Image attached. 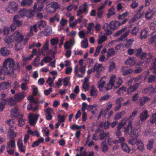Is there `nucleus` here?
Instances as JSON below:
<instances>
[{
  "mask_svg": "<svg viewBox=\"0 0 156 156\" xmlns=\"http://www.w3.org/2000/svg\"><path fill=\"white\" fill-rule=\"evenodd\" d=\"M52 60V58L49 56L45 57L41 60L42 62H44L45 63H47L50 62Z\"/></svg>",
  "mask_w": 156,
  "mask_h": 156,
  "instance_id": "40",
  "label": "nucleus"
},
{
  "mask_svg": "<svg viewBox=\"0 0 156 156\" xmlns=\"http://www.w3.org/2000/svg\"><path fill=\"white\" fill-rule=\"evenodd\" d=\"M156 81V76L154 75H150L147 79L148 83L155 82Z\"/></svg>",
  "mask_w": 156,
  "mask_h": 156,
  "instance_id": "31",
  "label": "nucleus"
},
{
  "mask_svg": "<svg viewBox=\"0 0 156 156\" xmlns=\"http://www.w3.org/2000/svg\"><path fill=\"white\" fill-rule=\"evenodd\" d=\"M155 12L152 10H148L145 14V17L146 19L150 20L152 18L154 15Z\"/></svg>",
  "mask_w": 156,
  "mask_h": 156,
  "instance_id": "17",
  "label": "nucleus"
},
{
  "mask_svg": "<svg viewBox=\"0 0 156 156\" xmlns=\"http://www.w3.org/2000/svg\"><path fill=\"white\" fill-rule=\"evenodd\" d=\"M102 28L105 31L106 35H110L112 33V31L110 30V24L109 23H105L103 26Z\"/></svg>",
  "mask_w": 156,
  "mask_h": 156,
  "instance_id": "16",
  "label": "nucleus"
},
{
  "mask_svg": "<svg viewBox=\"0 0 156 156\" xmlns=\"http://www.w3.org/2000/svg\"><path fill=\"white\" fill-rule=\"evenodd\" d=\"M81 126H79L76 124H74L71 127V129L73 130L75 129H81Z\"/></svg>",
  "mask_w": 156,
  "mask_h": 156,
  "instance_id": "51",
  "label": "nucleus"
},
{
  "mask_svg": "<svg viewBox=\"0 0 156 156\" xmlns=\"http://www.w3.org/2000/svg\"><path fill=\"white\" fill-rule=\"evenodd\" d=\"M139 30L138 28L136 27H134L131 31V34L133 35L136 36L137 35Z\"/></svg>",
  "mask_w": 156,
  "mask_h": 156,
  "instance_id": "44",
  "label": "nucleus"
},
{
  "mask_svg": "<svg viewBox=\"0 0 156 156\" xmlns=\"http://www.w3.org/2000/svg\"><path fill=\"white\" fill-rule=\"evenodd\" d=\"M18 9V5L16 3L14 2H10L6 8V10L8 12L12 13L16 12Z\"/></svg>",
  "mask_w": 156,
  "mask_h": 156,
  "instance_id": "6",
  "label": "nucleus"
},
{
  "mask_svg": "<svg viewBox=\"0 0 156 156\" xmlns=\"http://www.w3.org/2000/svg\"><path fill=\"white\" fill-rule=\"evenodd\" d=\"M25 120L24 119L22 118H20L18 121V126H22L25 123Z\"/></svg>",
  "mask_w": 156,
  "mask_h": 156,
  "instance_id": "50",
  "label": "nucleus"
},
{
  "mask_svg": "<svg viewBox=\"0 0 156 156\" xmlns=\"http://www.w3.org/2000/svg\"><path fill=\"white\" fill-rule=\"evenodd\" d=\"M134 41L133 38H131L129 39H126V43L125 44V47L126 48H129L131 47Z\"/></svg>",
  "mask_w": 156,
  "mask_h": 156,
  "instance_id": "24",
  "label": "nucleus"
},
{
  "mask_svg": "<svg viewBox=\"0 0 156 156\" xmlns=\"http://www.w3.org/2000/svg\"><path fill=\"white\" fill-rule=\"evenodd\" d=\"M151 117L150 119V121L151 124L153 125L154 123L156 126V112L151 114Z\"/></svg>",
  "mask_w": 156,
  "mask_h": 156,
  "instance_id": "29",
  "label": "nucleus"
},
{
  "mask_svg": "<svg viewBox=\"0 0 156 156\" xmlns=\"http://www.w3.org/2000/svg\"><path fill=\"white\" fill-rule=\"evenodd\" d=\"M7 151L10 155H13L14 154V150H12V148H9L10 147H7Z\"/></svg>",
  "mask_w": 156,
  "mask_h": 156,
  "instance_id": "58",
  "label": "nucleus"
},
{
  "mask_svg": "<svg viewBox=\"0 0 156 156\" xmlns=\"http://www.w3.org/2000/svg\"><path fill=\"white\" fill-rule=\"evenodd\" d=\"M0 53L2 56H7L9 54L10 51L6 48L3 47L0 50Z\"/></svg>",
  "mask_w": 156,
  "mask_h": 156,
  "instance_id": "22",
  "label": "nucleus"
},
{
  "mask_svg": "<svg viewBox=\"0 0 156 156\" xmlns=\"http://www.w3.org/2000/svg\"><path fill=\"white\" fill-rule=\"evenodd\" d=\"M19 16L15 15L13 18V21L14 23L17 27L20 26L22 24V20L19 19Z\"/></svg>",
  "mask_w": 156,
  "mask_h": 156,
  "instance_id": "21",
  "label": "nucleus"
},
{
  "mask_svg": "<svg viewBox=\"0 0 156 156\" xmlns=\"http://www.w3.org/2000/svg\"><path fill=\"white\" fill-rule=\"evenodd\" d=\"M49 5L51 8H52L53 10H48L49 9H48V12L49 13H52L54 12L55 10L59 8V6L58 3L53 2L48 5Z\"/></svg>",
  "mask_w": 156,
  "mask_h": 156,
  "instance_id": "12",
  "label": "nucleus"
},
{
  "mask_svg": "<svg viewBox=\"0 0 156 156\" xmlns=\"http://www.w3.org/2000/svg\"><path fill=\"white\" fill-rule=\"evenodd\" d=\"M125 124L126 122H121L119 123L117 126V129L120 130L122 127L125 125Z\"/></svg>",
  "mask_w": 156,
  "mask_h": 156,
  "instance_id": "48",
  "label": "nucleus"
},
{
  "mask_svg": "<svg viewBox=\"0 0 156 156\" xmlns=\"http://www.w3.org/2000/svg\"><path fill=\"white\" fill-rule=\"evenodd\" d=\"M115 63L112 61L111 62L109 66V71L111 72L113 70V69H115Z\"/></svg>",
  "mask_w": 156,
  "mask_h": 156,
  "instance_id": "46",
  "label": "nucleus"
},
{
  "mask_svg": "<svg viewBox=\"0 0 156 156\" xmlns=\"http://www.w3.org/2000/svg\"><path fill=\"white\" fill-rule=\"evenodd\" d=\"M115 9L113 7L110 8L108 10V13L107 14V17L108 18H110L112 15L115 14Z\"/></svg>",
  "mask_w": 156,
  "mask_h": 156,
  "instance_id": "32",
  "label": "nucleus"
},
{
  "mask_svg": "<svg viewBox=\"0 0 156 156\" xmlns=\"http://www.w3.org/2000/svg\"><path fill=\"white\" fill-rule=\"evenodd\" d=\"M115 54V51L113 48H111L108 50L107 52V56L108 58L111 57L112 56H114Z\"/></svg>",
  "mask_w": 156,
  "mask_h": 156,
  "instance_id": "38",
  "label": "nucleus"
},
{
  "mask_svg": "<svg viewBox=\"0 0 156 156\" xmlns=\"http://www.w3.org/2000/svg\"><path fill=\"white\" fill-rule=\"evenodd\" d=\"M34 0H23L21 3V6L29 7L31 5Z\"/></svg>",
  "mask_w": 156,
  "mask_h": 156,
  "instance_id": "19",
  "label": "nucleus"
},
{
  "mask_svg": "<svg viewBox=\"0 0 156 156\" xmlns=\"http://www.w3.org/2000/svg\"><path fill=\"white\" fill-rule=\"evenodd\" d=\"M123 82L122 79L121 77H119L118 78V81L116 83V85L114 86V88L116 89L120 87L122 84Z\"/></svg>",
  "mask_w": 156,
  "mask_h": 156,
  "instance_id": "37",
  "label": "nucleus"
},
{
  "mask_svg": "<svg viewBox=\"0 0 156 156\" xmlns=\"http://www.w3.org/2000/svg\"><path fill=\"white\" fill-rule=\"evenodd\" d=\"M127 27H124L121 30L117 31L114 34V36H118L120 34L124 33L123 34H121L119 39V41H122L123 39L126 38L127 37L130 31L129 30H127Z\"/></svg>",
  "mask_w": 156,
  "mask_h": 156,
  "instance_id": "4",
  "label": "nucleus"
},
{
  "mask_svg": "<svg viewBox=\"0 0 156 156\" xmlns=\"http://www.w3.org/2000/svg\"><path fill=\"white\" fill-rule=\"evenodd\" d=\"M148 32L145 29L141 30L140 33V37L141 39H145L147 37V34Z\"/></svg>",
  "mask_w": 156,
  "mask_h": 156,
  "instance_id": "27",
  "label": "nucleus"
},
{
  "mask_svg": "<svg viewBox=\"0 0 156 156\" xmlns=\"http://www.w3.org/2000/svg\"><path fill=\"white\" fill-rule=\"evenodd\" d=\"M88 46V42L87 40L86 39L82 41L81 42V46L84 48H87Z\"/></svg>",
  "mask_w": 156,
  "mask_h": 156,
  "instance_id": "39",
  "label": "nucleus"
},
{
  "mask_svg": "<svg viewBox=\"0 0 156 156\" xmlns=\"http://www.w3.org/2000/svg\"><path fill=\"white\" fill-rule=\"evenodd\" d=\"M25 93L24 92L16 94L14 97V99L15 101L19 102L23 99L25 97Z\"/></svg>",
  "mask_w": 156,
  "mask_h": 156,
  "instance_id": "13",
  "label": "nucleus"
},
{
  "mask_svg": "<svg viewBox=\"0 0 156 156\" xmlns=\"http://www.w3.org/2000/svg\"><path fill=\"white\" fill-rule=\"evenodd\" d=\"M11 115L14 117H17L19 115V112L18 111V109L16 107L12 108L11 110Z\"/></svg>",
  "mask_w": 156,
  "mask_h": 156,
  "instance_id": "23",
  "label": "nucleus"
},
{
  "mask_svg": "<svg viewBox=\"0 0 156 156\" xmlns=\"http://www.w3.org/2000/svg\"><path fill=\"white\" fill-rule=\"evenodd\" d=\"M72 68L71 67H67L65 73L66 74H70L72 72Z\"/></svg>",
  "mask_w": 156,
  "mask_h": 156,
  "instance_id": "63",
  "label": "nucleus"
},
{
  "mask_svg": "<svg viewBox=\"0 0 156 156\" xmlns=\"http://www.w3.org/2000/svg\"><path fill=\"white\" fill-rule=\"evenodd\" d=\"M45 2H43L41 1H38L34 3L33 7V9L34 11H41L44 8Z\"/></svg>",
  "mask_w": 156,
  "mask_h": 156,
  "instance_id": "8",
  "label": "nucleus"
},
{
  "mask_svg": "<svg viewBox=\"0 0 156 156\" xmlns=\"http://www.w3.org/2000/svg\"><path fill=\"white\" fill-rule=\"evenodd\" d=\"M116 76L114 74L111 75L109 81V83L107 84L106 86L105 87V90L106 91H108L111 90L114 86Z\"/></svg>",
  "mask_w": 156,
  "mask_h": 156,
  "instance_id": "7",
  "label": "nucleus"
},
{
  "mask_svg": "<svg viewBox=\"0 0 156 156\" xmlns=\"http://www.w3.org/2000/svg\"><path fill=\"white\" fill-rule=\"evenodd\" d=\"M78 66H75L74 68V73L75 75L77 76L79 78H81L83 77V76L82 75L80 74H78Z\"/></svg>",
  "mask_w": 156,
  "mask_h": 156,
  "instance_id": "52",
  "label": "nucleus"
},
{
  "mask_svg": "<svg viewBox=\"0 0 156 156\" xmlns=\"http://www.w3.org/2000/svg\"><path fill=\"white\" fill-rule=\"evenodd\" d=\"M107 39V37L105 35H101L100 37L98 39V44H102L103 42L106 41Z\"/></svg>",
  "mask_w": 156,
  "mask_h": 156,
  "instance_id": "36",
  "label": "nucleus"
},
{
  "mask_svg": "<svg viewBox=\"0 0 156 156\" xmlns=\"http://www.w3.org/2000/svg\"><path fill=\"white\" fill-rule=\"evenodd\" d=\"M8 135L9 136L10 139H13L15 138L17 134L15 133L13 129H10L8 132Z\"/></svg>",
  "mask_w": 156,
  "mask_h": 156,
  "instance_id": "28",
  "label": "nucleus"
},
{
  "mask_svg": "<svg viewBox=\"0 0 156 156\" xmlns=\"http://www.w3.org/2000/svg\"><path fill=\"white\" fill-rule=\"evenodd\" d=\"M65 116L64 115L61 116L59 114H58L57 118L58 119V122L60 123H62L65 121Z\"/></svg>",
  "mask_w": 156,
  "mask_h": 156,
  "instance_id": "41",
  "label": "nucleus"
},
{
  "mask_svg": "<svg viewBox=\"0 0 156 156\" xmlns=\"http://www.w3.org/2000/svg\"><path fill=\"white\" fill-rule=\"evenodd\" d=\"M34 13L35 12L33 10L23 9L19 10L18 15L21 17L26 16L28 19H31L33 18Z\"/></svg>",
  "mask_w": 156,
  "mask_h": 156,
  "instance_id": "5",
  "label": "nucleus"
},
{
  "mask_svg": "<svg viewBox=\"0 0 156 156\" xmlns=\"http://www.w3.org/2000/svg\"><path fill=\"white\" fill-rule=\"evenodd\" d=\"M126 130L128 133L130 135L132 140H129V143L131 145L133 146L136 144L137 146H144L143 142L140 140L137 141L136 140L137 137L139 136V133L136 130L133 129V131L132 127L131 122H129L128 124Z\"/></svg>",
  "mask_w": 156,
  "mask_h": 156,
  "instance_id": "2",
  "label": "nucleus"
},
{
  "mask_svg": "<svg viewBox=\"0 0 156 156\" xmlns=\"http://www.w3.org/2000/svg\"><path fill=\"white\" fill-rule=\"evenodd\" d=\"M110 29L115 30L117 29L120 26V23L118 21H112L109 23Z\"/></svg>",
  "mask_w": 156,
  "mask_h": 156,
  "instance_id": "15",
  "label": "nucleus"
},
{
  "mask_svg": "<svg viewBox=\"0 0 156 156\" xmlns=\"http://www.w3.org/2000/svg\"><path fill=\"white\" fill-rule=\"evenodd\" d=\"M7 146H16L15 140L14 139L10 140L7 143Z\"/></svg>",
  "mask_w": 156,
  "mask_h": 156,
  "instance_id": "47",
  "label": "nucleus"
},
{
  "mask_svg": "<svg viewBox=\"0 0 156 156\" xmlns=\"http://www.w3.org/2000/svg\"><path fill=\"white\" fill-rule=\"evenodd\" d=\"M138 4V3L137 2L134 1L131 4L130 6L132 8L134 9L137 7Z\"/></svg>",
  "mask_w": 156,
  "mask_h": 156,
  "instance_id": "61",
  "label": "nucleus"
},
{
  "mask_svg": "<svg viewBox=\"0 0 156 156\" xmlns=\"http://www.w3.org/2000/svg\"><path fill=\"white\" fill-rule=\"evenodd\" d=\"M9 32V28L7 27H4L3 29V34L5 35H7Z\"/></svg>",
  "mask_w": 156,
  "mask_h": 156,
  "instance_id": "57",
  "label": "nucleus"
},
{
  "mask_svg": "<svg viewBox=\"0 0 156 156\" xmlns=\"http://www.w3.org/2000/svg\"><path fill=\"white\" fill-rule=\"evenodd\" d=\"M110 97V96L108 94H106L104 96H101L100 99V101H105L108 100Z\"/></svg>",
  "mask_w": 156,
  "mask_h": 156,
  "instance_id": "53",
  "label": "nucleus"
},
{
  "mask_svg": "<svg viewBox=\"0 0 156 156\" xmlns=\"http://www.w3.org/2000/svg\"><path fill=\"white\" fill-rule=\"evenodd\" d=\"M5 101H2L0 102V111L2 112L5 107Z\"/></svg>",
  "mask_w": 156,
  "mask_h": 156,
  "instance_id": "55",
  "label": "nucleus"
},
{
  "mask_svg": "<svg viewBox=\"0 0 156 156\" xmlns=\"http://www.w3.org/2000/svg\"><path fill=\"white\" fill-rule=\"evenodd\" d=\"M27 84V83H22L21 84L20 87L21 89L23 90H25L28 88L26 86Z\"/></svg>",
  "mask_w": 156,
  "mask_h": 156,
  "instance_id": "56",
  "label": "nucleus"
},
{
  "mask_svg": "<svg viewBox=\"0 0 156 156\" xmlns=\"http://www.w3.org/2000/svg\"><path fill=\"white\" fill-rule=\"evenodd\" d=\"M67 20H65L63 18L62 19L60 22V25L62 26H64L67 24Z\"/></svg>",
  "mask_w": 156,
  "mask_h": 156,
  "instance_id": "64",
  "label": "nucleus"
},
{
  "mask_svg": "<svg viewBox=\"0 0 156 156\" xmlns=\"http://www.w3.org/2000/svg\"><path fill=\"white\" fill-rule=\"evenodd\" d=\"M97 91L95 89L94 86H92L91 89L90 91V95L91 96H93L94 98L97 96Z\"/></svg>",
  "mask_w": 156,
  "mask_h": 156,
  "instance_id": "35",
  "label": "nucleus"
},
{
  "mask_svg": "<svg viewBox=\"0 0 156 156\" xmlns=\"http://www.w3.org/2000/svg\"><path fill=\"white\" fill-rule=\"evenodd\" d=\"M135 54L136 57H139L142 60H144L146 58V61L147 62H149L152 57V56L149 53L143 51L142 48L137 49L135 51Z\"/></svg>",
  "mask_w": 156,
  "mask_h": 156,
  "instance_id": "3",
  "label": "nucleus"
},
{
  "mask_svg": "<svg viewBox=\"0 0 156 156\" xmlns=\"http://www.w3.org/2000/svg\"><path fill=\"white\" fill-rule=\"evenodd\" d=\"M149 116V115L147 110H145L140 113L139 118L142 122H144L146 120Z\"/></svg>",
  "mask_w": 156,
  "mask_h": 156,
  "instance_id": "14",
  "label": "nucleus"
},
{
  "mask_svg": "<svg viewBox=\"0 0 156 156\" xmlns=\"http://www.w3.org/2000/svg\"><path fill=\"white\" fill-rule=\"evenodd\" d=\"M109 137V133L108 132L104 133L103 131H101L100 134V139L101 140L105 139L106 138Z\"/></svg>",
  "mask_w": 156,
  "mask_h": 156,
  "instance_id": "26",
  "label": "nucleus"
},
{
  "mask_svg": "<svg viewBox=\"0 0 156 156\" xmlns=\"http://www.w3.org/2000/svg\"><path fill=\"white\" fill-rule=\"evenodd\" d=\"M69 78L68 77H66L64 78L63 81V86L66 87L69 85Z\"/></svg>",
  "mask_w": 156,
  "mask_h": 156,
  "instance_id": "49",
  "label": "nucleus"
},
{
  "mask_svg": "<svg viewBox=\"0 0 156 156\" xmlns=\"http://www.w3.org/2000/svg\"><path fill=\"white\" fill-rule=\"evenodd\" d=\"M125 140L123 137L119 138L118 140L119 143L121 144V146H128L126 144L124 143Z\"/></svg>",
  "mask_w": 156,
  "mask_h": 156,
  "instance_id": "42",
  "label": "nucleus"
},
{
  "mask_svg": "<svg viewBox=\"0 0 156 156\" xmlns=\"http://www.w3.org/2000/svg\"><path fill=\"white\" fill-rule=\"evenodd\" d=\"M38 25L40 27L44 28L46 25V24L45 21L43 20H41L38 23Z\"/></svg>",
  "mask_w": 156,
  "mask_h": 156,
  "instance_id": "54",
  "label": "nucleus"
},
{
  "mask_svg": "<svg viewBox=\"0 0 156 156\" xmlns=\"http://www.w3.org/2000/svg\"><path fill=\"white\" fill-rule=\"evenodd\" d=\"M58 38H53L50 40V43L52 45H55L58 43Z\"/></svg>",
  "mask_w": 156,
  "mask_h": 156,
  "instance_id": "43",
  "label": "nucleus"
},
{
  "mask_svg": "<svg viewBox=\"0 0 156 156\" xmlns=\"http://www.w3.org/2000/svg\"><path fill=\"white\" fill-rule=\"evenodd\" d=\"M149 100L150 98L147 97L143 96L141 97L140 100V106H143Z\"/></svg>",
  "mask_w": 156,
  "mask_h": 156,
  "instance_id": "25",
  "label": "nucleus"
},
{
  "mask_svg": "<svg viewBox=\"0 0 156 156\" xmlns=\"http://www.w3.org/2000/svg\"><path fill=\"white\" fill-rule=\"evenodd\" d=\"M20 32L19 31L16 30L11 35V37L13 38L17 37V41L19 42H22L24 38V36L22 34L19 35Z\"/></svg>",
  "mask_w": 156,
  "mask_h": 156,
  "instance_id": "10",
  "label": "nucleus"
},
{
  "mask_svg": "<svg viewBox=\"0 0 156 156\" xmlns=\"http://www.w3.org/2000/svg\"><path fill=\"white\" fill-rule=\"evenodd\" d=\"M123 101V98H120L118 99L116 101V104L118 105L121 106V102Z\"/></svg>",
  "mask_w": 156,
  "mask_h": 156,
  "instance_id": "62",
  "label": "nucleus"
},
{
  "mask_svg": "<svg viewBox=\"0 0 156 156\" xmlns=\"http://www.w3.org/2000/svg\"><path fill=\"white\" fill-rule=\"evenodd\" d=\"M20 67L19 63H16L13 59L6 58L4 62L3 67L0 68V79L4 80L6 75L14 73V71Z\"/></svg>",
  "mask_w": 156,
  "mask_h": 156,
  "instance_id": "1",
  "label": "nucleus"
},
{
  "mask_svg": "<svg viewBox=\"0 0 156 156\" xmlns=\"http://www.w3.org/2000/svg\"><path fill=\"white\" fill-rule=\"evenodd\" d=\"M140 86L139 84L138 83H135L133 85L129 86L127 89V94H130L131 93L135 91Z\"/></svg>",
  "mask_w": 156,
  "mask_h": 156,
  "instance_id": "9",
  "label": "nucleus"
},
{
  "mask_svg": "<svg viewBox=\"0 0 156 156\" xmlns=\"http://www.w3.org/2000/svg\"><path fill=\"white\" fill-rule=\"evenodd\" d=\"M52 91V89L50 88L48 89L45 90L44 91V93L46 95H48L50 94V93Z\"/></svg>",
  "mask_w": 156,
  "mask_h": 156,
  "instance_id": "60",
  "label": "nucleus"
},
{
  "mask_svg": "<svg viewBox=\"0 0 156 156\" xmlns=\"http://www.w3.org/2000/svg\"><path fill=\"white\" fill-rule=\"evenodd\" d=\"M10 86V83L8 82H2L0 83V91L9 88Z\"/></svg>",
  "mask_w": 156,
  "mask_h": 156,
  "instance_id": "18",
  "label": "nucleus"
},
{
  "mask_svg": "<svg viewBox=\"0 0 156 156\" xmlns=\"http://www.w3.org/2000/svg\"><path fill=\"white\" fill-rule=\"evenodd\" d=\"M52 111V109L51 108L46 109V117L47 120H50L52 118V116L51 115V112Z\"/></svg>",
  "mask_w": 156,
  "mask_h": 156,
  "instance_id": "20",
  "label": "nucleus"
},
{
  "mask_svg": "<svg viewBox=\"0 0 156 156\" xmlns=\"http://www.w3.org/2000/svg\"><path fill=\"white\" fill-rule=\"evenodd\" d=\"M126 87L124 86H122L119 88L116 91V93L118 96H120L121 93L123 94L126 91Z\"/></svg>",
  "mask_w": 156,
  "mask_h": 156,
  "instance_id": "30",
  "label": "nucleus"
},
{
  "mask_svg": "<svg viewBox=\"0 0 156 156\" xmlns=\"http://www.w3.org/2000/svg\"><path fill=\"white\" fill-rule=\"evenodd\" d=\"M125 63L126 65H129L130 66L134 65L135 64V62L133 60V58H129L126 61Z\"/></svg>",
  "mask_w": 156,
  "mask_h": 156,
  "instance_id": "33",
  "label": "nucleus"
},
{
  "mask_svg": "<svg viewBox=\"0 0 156 156\" xmlns=\"http://www.w3.org/2000/svg\"><path fill=\"white\" fill-rule=\"evenodd\" d=\"M5 100V101L8 102V105L11 106H13L14 104V100H13V98L12 97L9 98H6Z\"/></svg>",
  "mask_w": 156,
  "mask_h": 156,
  "instance_id": "34",
  "label": "nucleus"
},
{
  "mask_svg": "<svg viewBox=\"0 0 156 156\" xmlns=\"http://www.w3.org/2000/svg\"><path fill=\"white\" fill-rule=\"evenodd\" d=\"M133 72V70L127 66H125L122 67L121 69V72L122 75L125 76L127 75L130 74Z\"/></svg>",
  "mask_w": 156,
  "mask_h": 156,
  "instance_id": "11",
  "label": "nucleus"
},
{
  "mask_svg": "<svg viewBox=\"0 0 156 156\" xmlns=\"http://www.w3.org/2000/svg\"><path fill=\"white\" fill-rule=\"evenodd\" d=\"M150 90L151 88L150 87H148L144 88L143 90H142V92L143 93L145 94H147L150 92Z\"/></svg>",
  "mask_w": 156,
  "mask_h": 156,
  "instance_id": "59",
  "label": "nucleus"
},
{
  "mask_svg": "<svg viewBox=\"0 0 156 156\" xmlns=\"http://www.w3.org/2000/svg\"><path fill=\"white\" fill-rule=\"evenodd\" d=\"M125 112V111H122L120 112L117 113L115 115L114 119L115 120H118L120 119L122 117L121 114L123 113H124Z\"/></svg>",
  "mask_w": 156,
  "mask_h": 156,
  "instance_id": "45",
  "label": "nucleus"
}]
</instances>
